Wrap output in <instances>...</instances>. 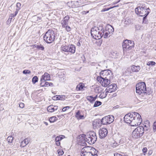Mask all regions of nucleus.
Returning <instances> with one entry per match:
<instances>
[{
  "instance_id": "0eeeda50",
  "label": "nucleus",
  "mask_w": 156,
  "mask_h": 156,
  "mask_svg": "<svg viewBox=\"0 0 156 156\" xmlns=\"http://www.w3.org/2000/svg\"><path fill=\"white\" fill-rule=\"evenodd\" d=\"M133 114H134V116L131 126H137L141 124L142 121L141 116L137 112H134Z\"/></svg>"
},
{
  "instance_id": "bb28decb",
  "label": "nucleus",
  "mask_w": 156,
  "mask_h": 156,
  "mask_svg": "<svg viewBox=\"0 0 156 156\" xmlns=\"http://www.w3.org/2000/svg\"><path fill=\"white\" fill-rule=\"evenodd\" d=\"M96 97H93L91 96H88L87 97V99L89 101L90 103H93L95 100Z\"/></svg>"
},
{
  "instance_id": "9b49d317",
  "label": "nucleus",
  "mask_w": 156,
  "mask_h": 156,
  "mask_svg": "<svg viewBox=\"0 0 156 156\" xmlns=\"http://www.w3.org/2000/svg\"><path fill=\"white\" fill-rule=\"evenodd\" d=\"M100 76L99 77L111 80L113 79V76L112 71L110 70H105L101 71L100 73Z\"/></svg>"
},
{
  "instance_id": "f704fd0d",
  "label": "nucleus",
  "mask_w": 156,
  "mask_h": 156,
  "mask_svg": "<svg viewBox=\"0 0 156 156\" xmlns=\"http://www.w3.org/2000/svg\"><path fill=\"white\" fill-rule=\"evenodd\" d=\"M101 102L99 101H96L94 105V107H98L100 105H101Z\"/></svg>"
},
{
  "instance_id": "c85d7f7f",
  "label": "nucleus",
  "mask_w": 156,
  "mask_h": 156,
  "mask_svg": "<svg viewBox=\"0 0 156 156\" xmlns=\"http://www.w3.org/2000/svg\"><path fill=\"white\" fill-rule=\"evenodd\" d=\"M68 46H67L64 44L62 45L61 47V50L62 51L66 52H68Z\"/></svg>"
},
{
  "instance_id": "7c9ffc66",
  "label": "nucleus",
  "mask_w": 156,
  "mask_h": 156,
  "mask_svg": "<svg viewBox=\"0 0 156 156\" xmlns=\"http://www.w3.org/2000/svg\"><path fill=\"white\" fill-rule=\"evenodd\" d=\"M58 120V118L55 116H52L49 119V121L51 123H53Z\"/></svg>"
},
{
  "instance_id": "4be33fe9",
  "label": "nucleus",
  "mask_w": 156,
  "mask_h": 156,
  "mask_svg": "<svg viewBox=\"0 0 156 156\" xmlns=\"http://www.w3.org/2000/svg\"><path fill=\"white\" fill-rule=\"evenodd\" d=\"M131 70L134 72H137L140 69V66H132L131 67Z\"/></svg>"
},
{
  "instance_id": "3c124183",
  "label": "nucleus",
  "mask_w": 156,
  "mask_h": 156,
  "mask_svg": "<svg viewBox=\"0 0 156 156\" xmlns=\"http://www.w3.org/2000/svg\"><path fill=\"white\" fill-rule=\"evenodd\" d=\"M12 20V18H9L8 20L6 21V23L7 24H9L11 22Z\"/></svg>"
},
{
  "instance_id": "13d9d810",
  "label": "nucleus",
  "mask_w": 156,
  "mask_h": 156,
  "mask_svg": "<svg viewBox=\"0 0 156 156\" xmlns=\"http://www.w3.org/2000/svg\"><path fill=\"white\" fill-rule=\"evenodd\" d=\"M114 156H124L118 153H116L114 154Z\"/></svg>"
},
{
  "instance_id": "5701e85b",
  "label": "nucleus",
  "mask_w": 156,
  "mask_h": 156,
  "mask_svg": "<svg viewBox=\"0 0 156 156\" xmlns=\"http://www.w3.org/2000/svg\"><path fill=\"white\" fill-rule=\"evenodd\" d=\"M75 116L78 119H83L85 118L84 115L81 114V112L80 111H78L76 113Z\"/></svg>"
},
{
  "instance_id": "338daca9",
  "label": "nucleus",
  "mask_w": 156,
  "mask_h": 156,
  "mask_svg": "<svg viewBox=\"0 0 156 156\" xmlns=\"http://www.w3.org/2000/svg\"><path fill=\"white\" fill-rule=\"evenodd\" d=\"M53 85V83H48V86H51Z\"/></svg>"
},
{
  "instance_id": "e433bc0d",
  "label": "nucleus",
  "mask_w": 156,
  "mask_h": 156,
  "mask_svg": "<svg viewBox=\"0 0 156 156\" xmlns=\"http://www.w3.org/2000/svg\"><path fill=\"white\" fill-rule=\"evenodd\" d=\"M38 78L37 76H34L32 79V82L34 84H35L38 81Z\"/></svg>"
},
{
  "instance_id": "c9c22d12",
  "label": "nucleus",
  "mask_w": 156,
  "mask_h": 156,
  "mask_svg": "<svg viewBox=\"0 0 156 156\" xmlns=\"http://www.w3.org/2000/svg\"><path fill=\"white\" fill-rule=\"evenodd\" d=\"M13 140V137L12 136H8L7 139V140L9 143H12Z\"/></svg>"
},
{
  "instance_id": "5fc2aeb1",
  "label": "nucleus",
  "mask_w": 156,
  "mask_h": 156,
  "mask_svg": "<svg viewBox=\"0 0 156 156\" xmlns=\"http://www.w3.org/2000/svg\"><path fill=\"white\" fill-rule=\"evenodd\" d=\"M147 151V148H146V147L144 148L142 150V151L144 153L146 152Z\"/></svg>"
},
{
  "instance_id": "72a5a7b5",
  "label": "nucleus",
  "mask_w": 156,
  "mask_h": 156,
  "mask_svg": "<svg viewBox=\"0 0 156 156\" xmlns=\"http://www.w3.org/2000/svg\"><path fill=\"white\" fill-rule=\"evenodd\" d=\"M156 63L155 62L153 61H150L147 62V65L149 66H154L155 65Z\"/></svg>"
},
{
  "instance_id": "2eb2a0df",
  "label": "nucleus",
  "mask_w": 156,
  "mask_h": 156,
  "mask_svg": "<svg viewBox=\"0 0 156 156\" xmlns=\"http://www.w3.org/2000/svg\"><path fill=\"white\" fill-rule=\"evenodd\" d=\"M117 86L115 83H113L108 86L105 90L107 92L111 93L115 92L116 90Z\"/></svg>"
},
{
  "instance_id": "b1692460",
  "label": "nucleus",
  "mask_w": 156,
  "mask_h": 156,
  "mask_svg": "<svg viewBox=\"0 0 156 156\" xmlns=\"http://www.w3.org/2000/svg\"><path fill=\"white\" fill-rule=\"evenodd\" d=\"M29 142L28 138H26L23 140L21 142L20 146L21 147H24Z\"/></svg>"
},
{
  "instance_id": "1a4fd4ad",
  "label": "nucleus",
  "mask_w": 156,
  "mask_h": 156,
  "mask_svg": "<svg viewBox=\"0 0 156 156\" xmlns=\"http://www.w3.org/2000/svg\"><path fill=\"white\" fill-rule=\"evenodd\" d=\"M146 85L144 82H141L137 83L136 85V93L139 94H146Z\"/></svg>"
},
{
  "instance_id": "37998d69",
  "label": "nucleus",
  "mask_w": 156,
  "mask_h": 156,
  "mask_svg": "<svg viewBox=\"0 0 156 156\" xmlns=\"http://www.w3.org/2000/svg\"><path fill=\"white\" fill-rule=\"evenodd\" d=\"M37 49L43 51L44 50V48L43 45L40 44L38 45V46H37Z\"/></svg>"
},
{
  "instance_id": "9d476101",
  "label": "nucleus",
  "mask_w": 156,
  "mask_h": 156,
  "mask_svg": "<svg viewBox=\"0 0 156 156\" xmlns=\"http://www.w3.org/2000/svg\"><path fill=\"white\" fill-rule=\"evenodd\" d=\"M144 133L143 126H140L137 127L133 131L132 135L134 138H137L142 136Z\"/></svg>"
},
{
  "instance_id": "de8ad7c7",
  "label": "nucleus",
  "mask_w": 156,
  "mask_h": 156,
  "mask_svg": "<svg viewBox=\"0 0 156 156\" xmlns=\"http://www.w3.org/2000/svg\"><path fill=\"white\" fill-rule=\"evenodd\" d=\"M111 145L113 147L115 148L118 145V144L117 143L114 142Z\"/></svg>"
},
{
  "instance_id": "412c9836",
  "label": "nucleus",
  "mask_w": 156,
  "mask_h": 156,
  "mask_svg": "<svg viewBox=\"0 0 156 156\" xmlns=\"http://www.w3.org/2000/svg\"><path fill=\"white\" fill-rule=\"evenodd\" d=\"M68 52H71L72 53H74L75 52L76 47L74 45L71 44L68 46Z\"/></svg>"
},
{
  "instance_id": "423d86ee",
  "label": "nucleus",
  "mask_w": 156,
  "mask_h": 156,
  "mask_svg": "<svg viewBox=\"0 0 156 156\" xmlns=\"http://www.w3.org/2000/svg\"><path fill=\"white\" fill-rule=\"evenodd\" d=\"M102 32L101 30L95 26L92 27L90 30L91 36L94 39L97 40L100 39L101 38Z\"/></svg>"
},
{
  "instance_id": "2f4dec72",
  "label": "nucleus",
  "mask_w": 156,
  "mask_h": 156,
  "mask_svg": "<svg viewBox=\"0 0 156 156\" xmlns=\"http://www.w3.org/2000/svg\"><path fill=\"white\" fill-rule=\"evenodd\" d=\"M95 90L96 92L98 93H100L102 90V89L101 87H98L95 88Z\"/></svg>"
},
{
  "instance_id": "8fccbe9b",
  "label": "nucleus",
  "mask_w": 156,
  "mask_h": 156,
  "mask_svg": "<svg viewBox=\"0 0 156 156\" xmlns=\"http://www.w3.org/2000/svg\"><path fill=\"white\" fill-rule=\"evenodd\" d=\"M24 104L23 103H20L19 104V107L21 108H23L24 107Z\"/></svg>"
},
{
  "instance_id": "680f3d73",
  "label": "nucleus",
  "mask_w": 156,
  "mask_h": 156,
  "mask_svg": "<svg viewBox=\"0 0 156 156\" xmlns=\"http://www.w3.org/2000/svg\"><path fill=\"white\" fill-rule=\"evenodd\" d=\"M38 45L34 44L33 45V47L34 48H37V46H38Z\"/></svg>"
},
{
  "instance_id": "49530a36",
  "label": "nucleus",
  "mask_w": 156,
  "mask_h": 156,
  "mask_svg": "<svg viewBox=\"0 0 156 156\" xmlns=\"http://www.w3.org/2000/svg\"><path fill=\"white\" fill-rule=\"evenodd\" d=\"M65 28V30L67 32H69L71 30V28L69 26H68V25L66 26Z\"/></svg>"
},
{
  "instance_id": "cd10ccee",
  "label": "nucleus",
  "mask_w": 156,
  "mask_h": 156,
  "mask_svg": "<svg viewBox=\"0 0 156 156\" xmlns=\"http://www.w3.org/2000/svg\"><path fill=\"white\" fill-rule=\"evenodd\" d=\"M108 94V92H107V91H105L101 92V94L99 95V97L102 99L105 98L106 97Z\"/></svg>"
},
{
  "instance_id": "6e6552de",
  "label": "nucleus",
  "mask_w": 156,
  "mask_h": 156,
  "mask_svg": "<svg viewBox=\"0 0 156 156\" xmlns=\"http://www.w3.org/2000/svg\"><path fill=\"white\" fill-rule=\"evenodd\" d=\"M134 43L133 41L126 40L123 43L122 47L124 53L128 51L134 47Z\"/></svg>"
},
{
  "instance_id": "f257e3e1",
  "label": "nucleus",
  "mask_w": 156,
  "mask_h": 156,
  "mask_svg": "<svg viewBox=\"0 0 156 156\" xmlns=\"http://www.w3.org/2000/svg\"><path fill=\"white\" fill-rule=\"evenodd\" d=\"M150 9L149 8H147L144 5L140 6L135 9V13L140 16H144L143 22L144 20L146 17L147 15L149 14L150 12Z\"/></svg>"
},
{
  "instance_id": "6ab92c4d",
  "label": "nucleus",
  "mask_w": 156,
  "mask_h": 156,
  "mask_svg": "<svg viewBox=\"0 0 156 156\" xmlns=\"http://www.w3.org/2000/svg\"><path fill=\"white\" fill-rule=\"evenodd\" d=\"M58 108V107L57 106L51 105L48 107L47 110L49 112H52L57 110Z\"/></svg>"
},
{
  "instance_id": "393cba45",
  "label": "nucleus",
  "mask_w": 156,
  "mask_h": 156,
  "mask_svg": "<svg viewBox=\"0 0 156 156\" xmlns=\"http://www.w3.org/2000/svg\"><path fill=\"white\" fill-rule=\"evenodd\" d=\"M100 122L99 120L96 119L93 121V126L94 128L99 127L100 126Z\"/></svg>"
},
{
  "instance_id": "a19ab883",
  "label": "nucleus",
  "mask_w": 156,
  "mask_h": 156,
  "mask_svg": "<svg viewBox=\"0 0 156 156\" xmlns=\"http://www.w3.org/2000/svg\"><path fill=\"white\" fill-rule=\"evenodd\" d=\"M18 12L17 11H16L15 12V14H10L9 16V18H12H12L14 17L18 13Z\"/></svg>"
},
{
  "instance_id": "c756f323",
  "label": "nucleus",
  "mask_w": 156,
  "mask_h": 156,
  "mask_svg": "<svg viewBox=\"0 0 156 156\" xmlns=\"http://www.w3.org/2000/svg\"><path fill=\"white\" fill-rule=\"evenodd\" d=\"M56 98V100H64L66 98V96L65 95H59L58 97L55 96L54 97V98Z\"/></svg>"
},
{
  "instance_id": "f8f14e48",
  "label": "nucleus",
  "mask_w": 156,
  "mask_h": 156,
  "mask_svg": "<svg viewBox=\"0 0 156 156\" xmlns=\"http://www.w3.org/2000/svg\"><path fill=\"white\" fill-rule=\"evenodd\" d=\"M97 80L102 86L105 87H107L110 83L111 80L109 79H105L104 78L99 77V76L97 77Z\"/></svg>"
},
{
  "instance_id": "dca6fc26",
  "label": "nucleus",
  "mask_w": 156,
  "mask_h": 156,
  "mask_svg": "<svg viewBox=\"0 0 156 156\" xmlns=\"http://www.w3.org/2000/svg\"><path fill=\"white\" fill-rule=\"evenodd\" d=\"M99 133L100 137L104 138L107 136L108 131L106 129L102 128L99 130Z\"/></svg>"
},
{
  "instance_id": "e2e57ef3",
  "label": "nucleus",
  "mask_w": 156,
  "mask_h": 156,
  "mask_svg": "<svg viewBox=\"0 0 156 156\" xmlns=\"http://www.w3.org/2000/svg\"><path fill=\"white\" fill-rule=\"evenodd\" d=\"M120 1V0H119L118 1H117V2H114L113 3V4H116L118 3V2H119Z\"/></svg>"
},
{
  "instance_id": "a211bd4d",
  "label": "nucleus",
  "mask_w": 156,
  "mask_h": 156,
  "mask_svg": "<svg viewBox=\"0 0 156 156\" xmlns=\"http://www.w3.org/2000/svg\"><path fill=\"white\" fill-rule=\"evenodd\" d=\"M69 19V16H66L64 17L62 20L61 23L62 27L65 28L66 26L68 25V20Z\"/></svg>"
},
{
  "instance_id": "603ef678",
  "label": "nucleus",
  "mask_w": 156,
  "mask_h": 156,
  "mask_svg": "<svg viewBox=\"0 0 156 156\" xmlns=\"http://www.w3.org/2000/svg\"><path fill=\"white\" fill-rule=\"evenodd\" d=\"M41 81V83H40V85H41V87H44V82H45V81H43V80H40Z\"/></svg>"
},
{
  "instance_id": "20e7f679",
  "label": "nucleus",
  "mask_w": 156,
  "mask_h": 156,
  "mask_svg": "<svg viewBox=\"0 0 156 156\" xmlns=\"http://www.w3.org/2000/svg\"><path fill=\"white\" fill-rule=\"evenodd\" d=\"M55 34L52 30H48L44 36V41L48 43L52 42L55 39Z\"/></svg>"
},
{
  "instance_id": "774afa93",
  "label": "nucleus",
  "mask_w": 156,
  "mask_h": 156,
  "mask_svg": "<svg viewBox=\"0 0 156 156\" xmlns=\"http://www.w3.org/2000/svg\"><path fill=\"white\" fill-rule=\"evenodd\" d=\"M44 123L46 125V126H48V123L47 122H44Z\"/></svg>"
},
{
  "instance_id": "6e6d98bb",
  "label": "nucleus",
  "mask_w": 156,
  "mask_h": 156,
  "mask_svg": "<svg viewBox=\"0 0 156 156\" xmlns=\"http://www.w3.org/2000/svg\"><path fill=\"white\" fill-rule=\"evenodd\" d=\"M55 144L56 145H57L58 146H59L60 145V143L59 141H55Z\"/></svg>"
},
{
  "instance_id": "58836bf2",
  "label": "nucleus",
  "mask_w": 156,
  "mask_h": 156,
  "mask_svg": "<svg viewBox=\"0 0 156 156\" xmlns=\"http://www.w3.org/2000/svg\"><path fill=\"white\" fill-rule=\"evenodd\" d=\"M130 20L129 19L126 18L124 22V23L126 25H128L130 23Z\"/></svg>"
},
{
  "instance_id": "a18cd8bd",
  "label": "nucleus",
  "mask_w": 156,
  "mask_h": 156,
  "mask_svg": "<svg viewBox=\"0 0 156 156\" xmlns=\"http://www.w3.org/2000/svg\"><path fill=\"white\" fill-rule=\"evenodd\" d=\"M23 73L24 74H30L31 73V72L29 70L25 69L23 71Z\"/></svg>"
},
{
  "instance_id": "09e8293b",
  "label": "nucleus",
  "mask_w": 156,
  "mask_h": 156,
  "mask_svg": "<svg viewBox=\"0 0 156 156\" xmlns=\"http://www.w3.org/2000/svg\"><path fill=\"white\" fill-rule=\"evenodd\" d=\"M69 108H70L69 106H66L64 108H63L62 109V110L63 112H65L67 110L69 109Z\"/></svg>"
},
{
  "instance_id": "4c0bfd02",
  "label": "nucleus",
  "mask_w": 156,
  "mask_h": 156,
  "mask_svg": "<svg viewBox=\"0 0 156 156\" xmlns=\"http://www.w3.org/2000/svg\"><path fill=\"white\" fill-rule=\"evenodd\" d=\"M118 5H117V6H114L108 8H104L102 10L101 12H105V11H108V10H109V9H112L115 7H118Z\"/></svg>"
},
{
  "instance_id": "69168bd1",
  "label": "nucleus",
  "mask_w": 156,
  "mask_h": 156,
  "mask_svg": "<svg viewBox=\"0 0 156 156\" xmlns=\"http://www.w3.org/2000/svg\"><path fill=\"white\" fill-rule=\"evenodd\" d=\"M77 45L78 46H80V42H77Z\"/></svg>"
},
{
  "instance_id": "bf43d9fd",
  "label": "nucleus",
  "mask_w": 156,
  "mask_h": 156,
  "mask_svg": "<svg viewBox=\"0 0 156 156\" xmlns=\"http://www.w3.org/2000/svg\"><path fill=\"white\" fill-rule=\"evenodd\" d=\"M63 136L64 137V136H59V139L60 140H61L62 139H63Z\"/></svg>"
},
{
  "instance_id": "4468645a",
  "label": "nucleus",
  "mask_w": 156,
  "mask_h": 156,
  "mask_svg": "<svg viewBox=\"0 0 156 156\" xmlns=\"http://www.w3.org/2000/svg\"><path fill=\"white\" fill-rule=\"evenodd\" d=\"M133 112L129 113L125 116L124 119V121L125 122L131 124L134 116Z\"/></svg>"
},
{
  "instance_id": "864d4df0",
  "label": "nucleus",
  "mask_w": 156,
  "mask_h": 156,
  "mask_svg": "<svg viewBox=\"0 0 156 156\" xmlns=\"http://www.w3.org/2000/svg\"><path fill=\"white\" fill-rule=\"evenodd\" d=\"M55 141H60L59 139V136H58L55 138Z\"/></svg>"
},
{
  "instance_id": "79ce46f5",
  "label": "nucleus",
  "mask_w": 156,
  "mask_h": 156,
  "mask_svg": "<svg viewBox=\"0 0 156 156\" xmlns=\"http://www.w3.org/2000/svg\"><path fill=\"white\" fill-rule=\"evenodd\" d=\"M100 64L101 65V66H102L103 67H105L106 68H107V65L105 61L100 62Z\"/></svg>"
},
{
  "instance_id": "4d7b16f0",
  "label": "nucleus",
  "mask_w": 156,
  "mask_h": 156,
  "mask_svg": "<svg viewBox=\"0 0 156 156\" xmlns=\"http://www.w3.org/2000/svg\"><path fill=\"white\" fill-rule=\"evenodd\" d=\"M46 81H45L44 87H48V82H46Z\"/></svg>"
},
{
  "instance_id": "0e129e2a",
  "label": "nucleus",
  "mask_w": 156,
  "mask_h": 156,
  "mask_svg": "<svg viewBox=\"0 0 156 156\" xmlns=\"http://www.w3.org/2000/svg\"><path fill=\"white\" fill-rule=\"evenodd\" d=\"M153 126L156 127V122H154L153 125Z\"/></svg>"
},
{
  "instance_id": "f03ea898",
  "label": "nucleus",
  "mask_w": 156,
  "mask_h": 156,
  "mask_svg": "<svg viewBox=\"0 0 156 156\" xmlns=\"http://www.w3.org/2000/svg\"><path fill=\"white\" fill-rule=\"evenodd\" d=\"M96 150L90 147H84L82 149L81 152V156H98Z\"/></svg>"
},
{
  "instance_id": "f3484780",
  "label": "nucleus",
  "mask_w": 156,
  "mask_h": 156,
  "mask_svg": "<svg viewBox=\"0 0 156 156\" xmlns=\"http://www.w3.org/2000/svg\"><path fill=\"white\" fill-rule=\"evenodd\" d=\"M78 1H71L67 3V5L69 7L74 8L80 6Z\"/></svg>"
},
{
  "instance_id": "473e14b6",
  "label": "nucleus",
  "mask_w": 156,
  "mask_h": 156,
  "mask_svg": "<svg viewBox=\"0 0 156 156\" xmlns=\"http://www.w3.org/2000/svg\"><path fill=\"white\" fill-rule=\"evenodd\" d=\"M84 86L81 83H80L76 87V89L78 90H82Z\"/></svg>"
},
{
  "instance_id": "7ed1b4c3",
  "label": "nucleus",
  "mask_w": 156,
  "mask_h": 156,
  "mask_svg": "<svg viewBox=\"0 0 156 156\" xmlns=\"http://www.w3.org/2000/svg\"><path fill=\"white\" fill-rule=\"evenodd\" d=\"M83 137H85L84 140L90 144H93L97 140V136L96 133L93 132H91L88 134L83 135Z\"/></svg>"
},
{
  "instance_id": "a878e982",
  "label": "nucleus",
  "mask_w": 156,
  "mask_h": 156,
  "mask_svg": "<svg viewBox=\"0 0 156 156\" xmlns=\"http://www.w3.org/2000/svg\"><path fill=\"white\" fill-rule=\"evenodd\" d=\"M146 122L147 123V125H144V126H143L144 133V131H148L150 129V126L149 122L147 121Z\"/></svg>"
},
{
  "instance_id": "aec40b11",
  "label": "nucleus",
  "mask_w": 156,
  "mask_h": 156,
  "mask_svg": "<svg viewBox=\"0 0 156 156\" xmlns=\"http://www.w3.org/2000/svg\"><path fill=\"white\" fill-rule=\"evenodd\" d=\"M41 80L47 81L49 80H50V77L49 74L47 73H45L43 75L41 78Z\"/></svg>"
},
{
  "instance_id": "052dcab7",
  "label": "nucleus",
  "mask_w": 156,
  "mask_h": 156,
  "mask_svg": "<svg viewBox=\"0 0 156 156\" xmlns=\"http://www.w3.org/2000/svg\"><path fill=\"white\" fill-rule=\"evenodd\" d=\"M153 131H154V132H155L156 131V127L153 126Z\"/></svg>"
},
{
  "instance_id": "ea45409f",
  "label": "nucleus",
  "mask_w": 156,
  "mask_h": 156,
  "mask_svg": "<svg viewBox=\"0 0 156 156\" xmlns=\"http://www.w3.org/2000/svg\"><path fill=\"white\" fill-rule=\"evenodd\" d=\"M21 6V4L19 2H18L16 3V6L17 7V9H16V11H17V12H18L19 10L20 9V7Z\"/></svg>"
},
{
  "instance_id": "39448f33",
  "label": "nucleus",
  "mask_w": 156,
  "mask_h": 156,
  "mask_svg": "<svg viewBox=\"0 0 156 156\" xmlns=\"http://www.w3.org/2000/svg\"><path fill=\"white\" fill-rule=\"evenodd\" d=\"M101 37H103L106 38L110 37L114 32V28L111 25H108L106 26L105 30L101 29Z\"/></svg>"
},
{
  "instance_id": "ddd939ff",
  "label": "nucleus",
  "mask_w": 156,
  "mask_h": 156,
  "mask_svg": "<svg viewBox=\"0 0 156 156\" xmlns=\"http://www.w3.org/2000/svg\"><path fill=\"white\" fill-rule=\"evenodd\" d=\"M114 117L112 115H109L103 118L101 121V123L103 125L110 124L114 120Z\"/></svg>"
},
{
  "instance_id": "c03bdc74",
  "label": "nucleus",
  "mask_w": 156,
  "mask_h": 156,
  "mask_svg": "<svg viewBox=\"0 0 156 156\" xmlns=\"http://www.w3.org/2000/svg\"><path fill=\"white\" fill-rule=\"evenodd\" d=\"M58 153L59 155H62L64 154V151L62 149H59L58 150Z\"/></svg>"
}]
</instances>
